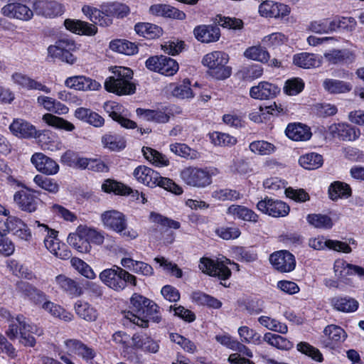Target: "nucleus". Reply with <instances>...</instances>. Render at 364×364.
Returning a JSON list of instances; mask_svg holds the SVG:
<instances>
[{"mask_svg": "<svg viewBox=\"0 0 364 364\" xmlns=\"http://www.w3.org/2000/svg\"><path fill=\"white\" fill-rule=\"evenodd\" d=\"M113 76L108 77L105 82V89L118 95H132L135 92V85L130 82L132 78V70L127 67H115L113 68Z\"/></svg>", "mask_w": 364, "mask_h": 364, "instance_id": "f257e3e1", "label": "nucleus"}, {"mask_svg": "<svg viewBox=\"0 0 364 364\" xmlns=\"http://www.w3.org/2000/svg\"><path fill=\"white\" fill-rule=\"evenodd\" d=\"M229 55L223 51H213L206 54L202 63L209 69L210 74L218 80H224L229 77L232 68L228 66Z\"/></svg>", "mask_w": 364, "mask_h": 364, "instance_id": "f03ea898", "label": "nucleus"}, {"mask_svg": "<svg viewBox=\"0 0 364 364\" xmlns=\"http://www.w3.org/2000/svg\"><path fill=\"white\" fill-rule=\"evenodd\" d=\"M82 11L95 24L103 26V21H105L104 14L109 16L123 18L128 14L129 9L124 4L112 2L104 6V11H101L100 9L88 5L84 6Z\"/></svg>", "mask_w": 364, "mask_h": 364, "instance_id": "7ed1b4c3", "label": "nucleus"}, {"mask_svg": "<svg viewBox=\"0 0 364 364\" xmlns=\"http://www.w3.org/2000/svg\"><path fill=\"white\" fill-rule=\"evenodd\" d=\"M76 46L74 41L68 38H61L58 40L54 45L48 46V58H58L63 62L73 65L77 60V58L72 53L75 50Z\"/></svg>", "mask_w": 364, "mask_h": 364, "instance_id": "20e7f679", "label": "nucleus"}, {"mask_svg": "<svg viewBox=\"0 0 364 364\" xmlns=\"http://www.w3.org/2000/svg\"><path fill=\"white\" fill-rule=\"evenodd\" d=\"M104 225L117 232L122 233L123 236L134 239L137 233L134 230H126L127 219L125 215L117 210H112L104 212L101 215Z\"/></svg>", "mask_w": 364, "mask_h": 364, "instance_id": "39448f33", "label": "nucleus"}, {"mask_svg": "<svg viewBox=\"0 0 364 364\" xmlns=\"http://www.w3.org/2000/svg\"><path fill=\"white\" fill-rule=\"evenodd\" d=\"M36 194L40 196V190L23 186L22 190L15 193L14 199L22 210L31 213L36 210L41 202Z\"/></svg>", "mask_w": 364, "mask_h": 364, "instance_id": "423d86ee", "label": "nucleus"}, {"mask_svg": "<svg viewBox=\"0 0 364 364\" xmlns=\"http://www.w3.org/2000/svg\"><path fill=\"white\" fill-rule=\"evenodd\" d=\"M132 311L128 312L126 316L133 323L142 327H148V321L144 319L141 316H144V309L151 304V300L138 294H134L130 300Z\"/></svg>", "mask_w": 364, "mask_h": 364, "instance_id": "0eeeda50", "label": "nucleus"}, {"mask_svg": "<svg viewBox=\"0 0 364 364\" xmlns=\"http://www.w3.org/2000/svg\"><path fill=\"white\" fill-rule=\"evenodd\" d=\"M16 321L19 324V342L24 346L33 347L36 345V339L32 334L41 336L43 331L36 326L28 323L23 315H18Z\"/></svg>", "mask_w": 364, "mask_h": 364, "instance_id": "6e6552de", "label": "nucleus"}, {"mask_svg": "<svg viewBox=\"0 0 364 364\" xmlns=\"http://www.w3.org/2000/svg\"><path fill=\"white\" fill-rule=\"evenodd\" d=\"M257 209L264 214L278 218L285 217L289 213V207L285 203L280 200H274L266 197L257 204Z\"/></svg>", "mask_w": 364, "mask_h": 364, "instance_id": "1a4fd4ad", "label": "nucleus"}, {"mask_svg": "<svg viewBox=\"0 0 364 364\" xmlns=\"http://www.w3.org/2000/svg\"><path fill=\"white\" fill-rule=\"evenodd\" d=\"M124 269L114 265L112 268L106 269L100 274V279L110 289L122 291L125 289V282L122 280Z\"/></svg>", "mask_w": 364, "mask_h": 364, "instance_id": "9d476101", "label": "nucleus"}, {"mask_svg": "<svg viewBox=\"0 0 364 364\" xmlns=\"http://www.w3.org/2000/svg\"><path fill=\"white\" fill-rule=\"evenodd\" d=\"M199 269L210 276L218 277L222 280L228 279L231 275L230 269L221 262H215L208 257H202L200 260Z\"/></svg>", "mask_w": 364, "mask_h": 364, "instance_id": "9b49d317", "label": "nucleus"}, {"mask_svg": "<svg viewBox=\"0 0 364 364\" xmlns=\"http://www.w3.org/2000/svg\"><path fill=\"white\" fill-rule=\"evenodd\" d=\"M269 261L273 267L281 272H289L294 269V256L287 250H281L272 254Z\"/></svg>", "mask_w": 364, "mask_h": 364, "instance_id": "f8f14e48", "label": "nucleus"}, {"mask_svg": "<svg viewBox=\"0 0 364 364\" xmlns=\"http://www.w3.org/2000/svg\"><path fill=\"white\" fill-rule=\"evenodd\" d=\"M216 169L201 168L193 166L184 168L181 172V178L187 182H197L199 181H212L213 176L216 175Z\"/></svg>", "mask_w": 364, "mask_h": 364, "instance_id": "ddd939ff", "label": "nucleus"}, {"mask_svg": "<svg viewBox=\"0 0 364 364\" xmlns=\"http://www.w3.org/2000/svg\"><path fill=\"white\" fill-rule=\"evenodd\" d=\"M1 12L4 16L22 21H28L33 16V11L30 8L17 1L3 6Z\"/></svg>", "mask_w": 364, "mask_h": 364, "instance_id": "4468645a", "label": "nucleus"}, {"mask_svg": "<svg viewBox=\"0 0 364 364\" xmlns=\"http://www.w3.org/2000/svg\"><path fill=\"white\" fill-rule=\"evenodd\" d=\"M330 134L342 141H355L360 135L359 129L346 123L333 124L328 127Z\"/></svg>", "mask_w": 364, "mask_h": 364, "instance_id": "2eb2a0df", "label": "nucleus"}, {"mask_svg": "<svg viewBox=\"0 0 364 364\" xmlns=\"http://www.w3.org/2000/svg\"><path fill=\"white\" fill-rule=\"evenodd\" d=\"M11 132L16 136L22 138H36L42 140L46 136V133L38 134L36 127L23 119H16L10 125Z\"/></svg>", "mask_w": 364, "mask_h": 364, "instance_id": "dca6fc26", "label": "nucleus"}, {"mask_svg": "<svg viewBox=\"0 0 364 364\" xmlns=\"http://www.w3.org/2000/svg\"><path fill=\"white\" fill-rule=\"evenodd\" d=\"M33 10L38 15L53 18L64 12L63 6L56 1L38 0L33 4Z\"/></svg>", "mask_w": 364, "mask_h": 364, "instance_id": "f3484780", "label": "nucleus"}, {"mask_svg": "<svg viewBox=\"0 0 364 364\" xmlns=\"http://www.w3.org/2000/svg\"><path fill=\"white\" fill-rule=\"evenodd\" d=\"M105 112L114 120L117 122L122 127L134 129L137 127L136 123L122 116L123 107L115 102H107L103 106Z\"/></svg>", "mask_w": 364, "mask_h": 364, "instance_id": "a211bd4d", "label": "nucleus"}, {"mask_svg": "<svg viewBox=\"0 0 364 364\" xmlns=\"http://www.w3.org/2000/svg\"><path fill=\"white\" fill-rule=\"evenodd\" d=\"M261 16L270 18H283L290 13V8L285 4L264 1L259 6Z\"/></svg>", "mask_w": 364, "mask_h": 364, "instance_id": "6ab92c4d", "label": "nucleus"}, {"mask_svg": "<svg viewBox=\"0 0 364 364\" xmlns=\"http://www.w3.org/2000/svg\"><path fill=\"white\" fill-rule=\"evenodd\" d=\"M323 334L326 338L323 341V344L329 348H336L347 337L346 331L341 327L334 324L327 326L323 330Z\"/></svg>", "mask_w": 364, "mask_h": 364, "instance_id": "aec40b11", "label": "nucleus"}, {"mask_svg": "<svg viewBox=\"0 0 364 364\" xmlns=\"http://www.w3.org/2000/svg\"><path fill=\"white\" fill-rule=\"evenodd\" d=\"M4 231L13 232L14 235L23 240H28L31 233L27 225L19 218L9 216L4 222Z\"/></svg>", "mask_w": 364, "mask_h": 364, "instance_id": "412c9836", "label": "nucleus"}, {"mask_svg": "<svg viewBox=\"0 0 364 364\" xmlns=\"http://www.w3.org/2000/svg\"><path fill=\"white\" fill-rule=\"evenodd\" d=\"M31 161L39 171L47 175L55 174L59 170L58 164L43 153H35Z\"/></svg>", "mask_w": 364, "mask_h": 364, "instance_id": "4be33fe9", "label": "nucleus"}, {"mask_svg": "<svg viewBox=\"0 0 364 364\" xmlns=\"http://www.w3.org/2000/svg\"><path fill=\"white\" fill-rule=\"evenodd\" d=\"M280 92V88L268 82H261L250 89V96L258 100H269L275 97Z\"/></svg>", "mask_w": 364, "mask_h": 364, "instance_id": "5701e85b", "label": "nucleus"}, {"mask_svg": "<svg viewBox=\"0 0 364 364\" xmlns=\"http://www.w3.org/2000/svg\"><path fill=\"white\" fill-rule=\"evenodd\" d=\"M65 346L67 351L76 354L85 360H91L95 357L94 349L77 339H68L65 341Z\"/></svg>", "mask_w": 364, "mask_h": 364, "instance_id": "b1692460", "label": "nucleus"}, {"mask_svg": "<svg viewBox=\"0 0 364 364\" xmlns=\"http://www.w3.org/2000/svg\"><path fill=\"white\" fill-rule=\"evenodd\" d=\"M11 80L16 85L26 90H38L49 93L50 88L43 85L39 82L31 78L28 75L20 73L15 72L11 75Z\"/></svg>", "mask_w": 364, "mask_h": 364, "instance_id": "393cba45", "label": "nucleus"}, {"mask_svg": "<svg viewBox=\"0 0 364 364\" xmlns=\"http://www.w3.org/2000/svg\"><path fill=\"white\" fill-rule=\"evenodd\" d=\"M68 244L81 253L90 252L91 245L87 240L83 225L77 227L76 231L70 233L68 237Z\"/></svg>", "mask_w": 364, "mask_h": 364, "instance_id": "a878e982", "label": "nucleus"}, {"mask_svg": "<svg viewBox=\"0 0 364 364\" xmlns=\"http://www.w3.org/2000/svg\"><path fill=\"white\" fill-rule=\"evenodd\" d=\"M136 180L141 182H173L168 178L162 177L159 173L146 166H139L133 173Z\"/></svg>", "mask_w": 364, "mask_h": 364, "instance_id": "bb28decb", "label": "nucleus"}, {"mask_svg": "<svg viewBox=\"0 0 364 364\" xmlns=\"http://www.w3.org/2000/svg\"><path fill=\"white\" fill-rule=\"evenodd\" d=\"M65 84L70 88L83 91L97 90L100 87V84L97 81L83 75L68 77Z\"/></svg>", "mask_w": 364, "mask_h": 364, "instance_id": "cd10ccee", "label": "nucleus"}, {"mask_svg": "<svg viewBox=\"0 0 364 364\" xmlns=\"http://www.w3.org/2000/svg\"><path fill=\"white\" fill-rule=\"evenodd\" d=\"M193 33L198 41L206 43L217 41L220 36L219 27L212 25L198 26Z\"/></svg>", "mask_w": 364, "mask_h": 364, "instance_id": "c85d7f7f", "label": "nucleus"}, {"mask_svg": "<svg viewBox=\"0 0 364 364\" xmlns=\"http://www.w3.org/2000/svg\"><path fill=\"white\" fill-rule=\"evenodd\" d=\"M64 25L68 30L79 35L93 36L97 31L95 25L80 20L68 18L64 21Z\"/></svg>", "mask_w": 364, "mask_h": 364, "instance_id": "c756f323", "label": "nucleus"}, {"mask_svg": "<svg viewBox=\"0 0 364 364\" xmlns=\"http://www.w3.org/2000/svg\"><path fill=\"white\" fill-rule=\"evenodd\" d=\"M55 282L62 291L72 296L78 297L82 294V289L78 283L64 274L57 276Z\"/></svg>", "mask_w": 364, "mask_h": 364, "instance_id": "7c9ffc66", "label": "nucleus"}, {"mask_svg": "<svg viewBox=\"0 0 364 364\" xmlns=\"http://www.w3.org/2000/svg\"><path fill=\"white\" fill-rule=\"evenodd\" d=\"M285 133L289 139L294 141H306L311 136L310 128L301 123L289 124Z\"/></svg>", "mask_w": 364, "mask_h": 364, "instance_id": "2f4dec72", "label": "nucleus"}, {"mask_svg": "<svg viewBox=\"0 0 364 364\" xmlns=\"http://www.w3.org/2000/svg\"><path fill=\"white\" fill-rule=\"evenodd\" d=\"M150 12L156 16H161L164 17L184 19L186 14L184 12L167 4H154L149 9Z\"/></svg>", "mask_w": 364, "mask_h": 364, "instance_id": "473e14b6", "label": "nucleus"}, {"mask_svg": "<svg viewBox=\"0 0 364 364\" xmlns=\"http://www.w3.org/2000/svg\"><path fill=\"white\" fill-rule=\"evenodd\" d=\"M133 346L136 348H141L144 351L156 353L159 350V345L150 337L134 334L132 338Z\"/></svg>", "mask_w": 364, "mask_h": 364, "instance_id": "72a5a7b5", "label": "nucleus"}, {"mask_svg": "<svg viewBox=\"0 0 364 364\" xmlns=\"http://www.w3.org/2000/svg\"><path fill=\"white\" fill-rule=\"evenodd\" d=\"M294 63L305 69L317 68L321 65V59L313 53H302L294 56Z\"/></svg>", "mask_w": 364, "mask_h": 364, "instance_id": "f704fd0d", "label": "nucleus"}, {"mask_svg": "<svg viewBox=\"0 0 364 364\" xmlns=\"http://www.w3.org/2000/svg\"><path fill=\"white\" fill-rule=\"evenodd\" d=\"M331 304L335 309L342 312H353L358 308V302L350 297H333Z\"/></svg>", "mask_w": 364, "mask_h": 364, "instance_id": "c9c22d12", "label": "nucleus"}, {"mask_svg": "<svg viewBox=\"0 0 364 364\" xmlns=\"http://www.w3.org/2000/svg\"><path fill=\"white\" fill-rule=\"evenodd\" d=\"M144 158L156 166H167L169 160L166 155L151 147L144 146L141 149Z\"/></svg>", "mask_w": 364, "mask_h": 364, "instance_id": "e433bc0d", "label": "nucleus"}, {"mask_svg": "<svg viewBox=\"0 0 364 364\" xmlns=\"http://www.w3.org/2000/svg\"><path fill=\"white\" fill-rule=\"evenodd\" d=\"M138 116L143 117L146 121H152L156 123H166L169 120V115L159 109H145L138 108L136 110Z\"/></svg>", "mask_w": 364, "mask_h": 364, "instance_id": "4c0bfd02", "label": "nucleus"}, {"mask_svg": "<svg viewBox=\"0 0 364 364\" xmlns=\"http://www.w3.org/2000/svg\"><path fill=\"white\" fill-rule=\"evenodd\" d=\"M77 315L86 321H95L98 316L97 310L87 302L78 301L75 304Z\"/></svg>", "mask_w": 364, "mask_h": 364, "instance_id": "58836bf2", "label": "nucleus"}, {"mask_svg": "<svg viewBox=\"0 0 364 364\" xmlns=\"http://www.w3.org/2000/svg\"><path fill=\"white\" fill-rule=\"evenodd\" d=\"M109 48L113 51L127 55H134L138 52V47L135 43L124 39L112 41L109 43Z\"/></svg>", "mask_w": 364, "mask_h": 364, "instance_id": "ea45409f", "label": "nucleus"}, {"mask_svg": "<svg viewBox=\"0 0 364 364\" xmlns=\"http://www.w3.org/2000/svg\"><path fill=\"white\" fill-rule=\"evenodd\" d=\"M299 164L305 169L314 170L320 168L323 164L322 155L311 152L299 157Z\"/></svg>", "mask_w": 364, "mask_h": 364, "instance_id": "a19ab883", "label": "nucleus"}, {"mask_svg": "<svg viewBox=\"0 0 364 364\" xmlns=\"http://www.w3.org/2000/svg\"><path fill=\"white\" fill-rule=\"evenodd\" d=\"M227 213L246 221L257 222L258 220V215L254 211L245 206L232 205L228 208Z\"/></svg>", "mask_w": 364, "mask_h": 364, "instance_id": "79ce46f5", "label": "nucleus"}, {"mask_svg": "<svg viewBox=\"0 0 364 364\" xmlns=\"http://www.w3.org/2000/svg\"><path fill=\"white\" fill-rule=\"evenodd\" d=\"M323 86L326 91L332 94L346 93L352 89L350 83L334 79H326Z\"/></svg>", "mask_w": 364, "mask_h": 364, "instance_id": "37998d69", "label": "nucleus"}, {"mask_svg": "<svg viewBox=\"0 0 364 364\" xmlns=\"http://www.w3.org/2000/svg\"><path fill=\"white\" fill-rule=\"evenodd\" d=\"M134 29L139 35L151 39L157 38L162 33L159 26L149 23H139L135 25Z\"/></svg>", "mask_w": 364, "mask_h": 364, "instance_id": "c03bdc74", "label": "nucleus"}, {"mask_svg": "<svg viewBox=\"0 0 364 364\" xmlns=\"http://www.w3.org/2000/svg\"><path fill=\"white\" fill-rule=\"evenodd\" d=\"M42 308L48 311L54 317L58 318L64 321H70L73 318V315L67 311L60 306L55 304L51 301H45Z\"/></svg>", "mask_w": 364, "mask_h": 364, "instance_id": "a18cd8bd", "label": "nucleus"}, {"mask_svg": "<svg viewBox=\"0 0 364 364\" xmlns=\"http://www.w3.org/2000/svg\"><path fill=\"white\" fill-rule=\"evenodd\" d=\"M76 166L81 168H87L95 172H104L108 171V167L100 159L78 158Z\"/></svg>", "mask_w": 364, "mask_h": 364, "instance_id": "49530a36", "label": "nucleus"}, {"mask_svg": "<svg viewBox=\"0 0 364 364\" xmlns=\"http://www.w3.org/2000/svg\"><path fill=\"white\" fill-rule=\"evenodd\" d=\"M43 120L49 126L58 129H62L68 132H71L75 129V126L71 122L50 113L45 114L43 116Z\"/></svg>", "mask_w": 364, "mask_h": 364, "instance_id": "de8ad7c7", "label": "nucleus"}, {"mask_svg": "<svg viewBox=\"0 0 364 364\" xmlns=\"http://www.w3.org/2000/svg\"><path fill=\"white\" fill-rule=\"evenodd\" d=\"M263 340L269 345L281 350H289L292 348L293 344L287 338L272 333H266Z\"/></svg>", "mask_w": 364, "mask_h": 364, "instance_id": "09e8293b", "label": "nucleus"}, {"mask_svg": "<svg viewBox=\"0 0 364 364\" xmlns=\"http://www.w3.org/2000/svg\"><path fill=\"white\" fill-rule=\"evenodd\" d=\"M259 323L267 329L279 333L286 334L288 331L287 326L274 318L262 316L258 318Z\"/></svg>", "mask_w": 364, "mask_h": 364, "instance_id": "8fccbe9b", "label": "nucleus"}, {"mask_svg": "<svg viewBox=\"0 0 364 364\" xmlns=\"http://www.w3.org/2000/svg\"><path fill=\"white\" fill-rule=\"evenodd\" d=\"M244 56L248 59L261 63H267L269 59V53L259 46H251L247 48L244 52Z\"/></svg>", "mask_w": 364, "mask_h": 364, "instance_id": "3c124183", "label": "nucleus"}, {"mask_svg": "<svg viewBox=\"0 0 364 364\" xmlns=\"http://www.w3.org/2000/svg\"><path fill=\"white\" fill-rule=\"evenodd\" d=\"M351 193L348 183H331L328 188V194L333 200L342 197L348 198L351 196Z\"/></svg>", "mask_w": 364, "mask_h": 364, "instance_id": "603ef678", "label": "nucleus"}, {"mask_svg": "<svg viewBox=\"0 0 364 364\" xmlns=\"http://www.w3.org/2000/svg\"><path fill=\"white\" fill-rule=\"evenodd\" d=\"M306 219L316 228L330 229L333 225L332 219L326 215L309 214Z\"/></svg>", "mask_w": 364, "mask_h": 364, "instance_id": "864d4df0", "label": "nucleus"}, {"mask_svg": "<svg viewBox=\"0 0 364 364\" xmlns=\"http://www.w3.org/2000/svg\"><path fill=\"white\" fill-rule=\"evenodd\" d=\"M170 150L176 155L189 158L191 159H196L198 157V153L185 144L175 143L170 145Z\"/></svg>", "mask_w": 364, "mask_h": 364, "instance_id": "5fc2aeb1", "label": "nucleus"}, {"mask_svg": "<svg viewBox=\"0 0 364 364\" xmlns=\"http://www.w3.org/2000/svg\"><path fill=\"white\" fill-rule=\"evenodd\" d=\"M102 190L106 193H113L115 195L127 196L133 193L132 196L134 197V191L126 186L124 183H102Z\"/></svg>", "mask_w": 364, "mask_h": 364, "instance_id": "6e6d98bb", "label": "nucleus"}, {"mask_svg": "<svg viewBox=\"0 0 364 364\" xmlns=\"http://www.w3.org/2000/svg\"><path fill=\"white\" fill-rule=\"evenodd\" d=\"M193 299L199 304L207 305L210 307L219 309L222 303L217 299L200 291L193 292Z\"/></svg>", "mask_w": 364, "mask_h": 364, "instance_id": "4d7b16f0", "label": "nucleus"}, {"mask_svg": "<svg viewBox=\"0 0 364 364\" xmlns=\"http://www.w3.org/2000/svg\"><path fill=\"white\" fill-rule=\"evenodd\" d=\"M250 150L260 155H269L274 153L276 147L274 144L266 141H256L250 144Z\"/></svg>", "mask_w": 364, "mask_h": 364, "instance_id": "13d9d810", "label": "nucleus"}, {"mask_svg": "<svg viewBox=\"0 0 364 364\" xmlns=\"http://www.w3.org/2000/svg\"><path fill=\"white\" fill-rule=\"evenodd\" d=\"M210 139L212 143L217 146H232L237 142V139L235 137L218 132L210 134Z\"/></svg>", "mask_w": 364, "mask_h": 364, "instance_id": "bf43d9fd", "label": "nucleus"}, {"mask_svg": "<svg viewBox=\"0 0 364 364\" xmlns=\"http://www.w3.org/2000/svg\"><path fill=\"white\" fill-rule=\"evenodd\" d=\"M190 85V80L185 79L181 84L176 85L173 89V95L181 99L193 97V93Z\"/></svg>", "mask_w": 364, "mask_h": 364, "instance_id": "052dcab7", "label": "nucleus"}, {"mask_svg": "<svg viewBox=\"0 0 364 364\" xmlns=\"http://www.w3.org/2000/svg\"><path fill=\"white\" fill-rule=\"evenodd\" d=\"M102 141L105 147L112 151H117L125 147V141L119 136L112 134H106Z\"/></svg>", "mask_w": 364, "mask_h": 364, "instance_id": "680f3d73", "label": "nucleus"}, {"mask_svg": "<svg viewBox=\"0 0 364 364\" xmlns=\"http://www.w3.org/2000/svg\"><path fill=\"white\" fill-rule=\"evenodd\" d=\"M297 350L317 362H321L323 360V356L319 350L306 342H300L298 343Z\"/></svg>", "mask_w": 364, "mask_h": 364, "instance_id": "e2e57ef3", "label": "nucleus"}, {"mask_svg": "<svg viewBox=\"0 0 364 364\" xmlns=\"http://www.w3.org/2000/svg\"><path fill=\"white\" fill-rule=\"evenodd\" d=\"M161 74L166 76H172L176 73L178 70V64L175 60L170 57L163 55V58H161Z\"/></svg>", "mask_w": 364, "mask_h": 364, "instance_id": "0e129e2a", "label": "nucleus"}, {"mask_svg": "<svg viewBox=\"0 0 364 364\" xmlns=\"http://www.w3.org/2000/svg\"><path fill=\"white\" fill-rule=\"evenodd\" d=\"M154 261L160 264L161 267H164V269L171 275L175 276L177 278H181L183 276L182 270L175 263L168 261L164 257H155Z\"/></svg>", "mask_w": 364, "mask_h": 364, "instance_id": "69168bd1", "label": "nucleus"}, {"mask_svg": "<svg viewBox=\"0 0 364 364\" xmlns=\"http://www.w3.org/2000/svg\"><path fill=\"white\" fill-rule=\"evenodd\" d=\"M333 31L337 28L352 31L355 28L356 21L353 17H339L331 21Z\"/></svg>", "mask_w": 364, "mask_h": 364, "instance_id": "338daca9", "label": "nucleus"}, {"mask_svg": "<svg viewBox=\"0 0 364 364\" xmlns=\"http://www.w3.org/2000/svg\"><path fill=\"white\" fill-rule=\"evenodd\" d=\"M304 87V83L301 79L292 78L286 82L284 90L289 95H296L303 90Z\"/></svg>", "mask_w": 364, "mask_h": 364, "instance_id": "774afa93", "label": "nucleus"}]
</instances>
